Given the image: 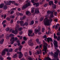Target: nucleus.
<instances>
[{
    "label": "nucleus",
    "instance_id": "2eb2a0df",
    "mask_svg": "<svg viewBox=\"0 0 60 60\" xmlns=\"http://www.w3.org/2000/svg\"><path fill=\"white\" fill-rule=\"evenodd\" d=\"M33 4L34 5H36L35 6L36 7H37L38 6H39V3H33Z\"/></svg>",
    "mask_w": 60,
    "mask_h": 60
},
{
    "label": "nucleus",
    "instance_id": "1a4fd4ad",
    "mask_svg": "<svg viewBox=\"0 0 60 60\" xmlns=\"http://www.w3.org/2000/svg\"><path fill=\"white\" fill-rule=\"evenodd\" d=\"M53 43L54 45L55 46V47H57L58 45H57V42L56 41H54L53 42Z\"/></svg>",
    "mask_w": 60,
    "mask_h": 60
},
{
    "label": "nucleus",
    "instance_id": "f3484780",
    "mask_svg": "<svg viewBox=\"0 0 60 60\" xmlns=\"http://www.w3.org/2000/svg\"><path fill=\"white\" fill-rule=\"evenodd\" d=\"M49 5H50L51 6V4H52V5H53L54 4V3H53V1H51L50 2H49Z\"/></svg>",
    "mask_w": 60,
    "mask_h": 60
},
{
    "label": "nucleus",
    "instance_id": "ddd939ff",
    "mask_svg": "<svg viewBox=\"0 0 60 60\" xmlns=\"http://www.w3.org/2000/svg\"><path fill=\"white\" fill-rule=\"evenodd\" d=\"M20 23L21 26H24V21H20Z\"/></svg>",
    "mask_w": 60,
    "mask_h": 60
},
{
    "label": "nucleus",
    "instance_id": "9d476101",
    "mask_svg": "<svg viewBox=\"0 0 60 60\" xmlns=\"http://www.w3.org/2000/svg\"><path fill=\"white\" fill-rule=\"evenodd\" d=\"M11 0H10L9 1V2H6L5 1L4 2L5 4H6V5H7V4H8V5H11Z\"/></svg>",
    "mask_w": 60,
    "mask_h": 60
},
{
    "label": "nucleus",
    "instance_id": "a18cd8bd",
    "mask_svg": "<svg viewBox=\"0 0 60 60\" xmlns=\"http://www.w3.org/2000/svg\"><path fill=\"white\" fill-rule=\"evenodd\" d=\"M49 55H51V56L52 55L53 56V55H54V54L53 53H49Z\"/></svg>",
    "mask_w": 60,
    "mask_h": 60
},
{
    "label": "nucleus",
    "instance_id": "7c9ffc66",
    "mask_svg": "<svg viewBox=\"0 0 60 60\" xmlns=\"http://www.w3.org/2000/svg\"><path fill=\"white\" fill-rule=\"evenodd\" d=\"M28 23H27V22H25L24 24V26L25 25L26 26H27V25H28Z\"/></svg>",
    "mask_w": 60,
    "mask_h": 60
},
{
    "label": "nucleus",
    "instance_id": "3c124183",
    "mask_svg": "<svg viewBox=\"0 0 60 60\" xmlns=\"http://www.w3.org/2000/svg\"><path fill=\"white\" fill-rule=\"evenodd\" d=\"M30 46H33V45H34V43H30Z\"/></svg>",
    "mask_w": 60,
    "mask_h": 60
},
{
    "label": "nucleus",
    "instance_id": "6ab92c4d",
    "mask_svg": "<svg viewBox=\"0 0 60 60\" xmlns=\"http://www.w3.org/2000/svg\"><path fill=\"white\" fill-rule=\"evenodd\" d=\"M23 47V46L22 45H20L19 47V51H21L22 49V48Z\"/></svg>",
    "mask_w": 60,
    "mask_h": 60
},
{
    "label": "nucleus",
    "instance_id": "72a5a7b5",
    "mask_svg": "<svg viewBox=\"0 0 60 60\" xmlns=\"http://www.w3.org/2000/svg\"><path fill=\"white\" fill-rule=\"evenodd\" d=\"M6 19L7 20H8V21H10L11 19L10 18L7 17L6 18Z\"/></svg>",
    "mask_w": 60,
    "mask_h": 60
},
{
    "label": "nucleus",
    "instance_id": "603ef678",
    "mask_svg": "<svg viewBox=\"0 0 60 60\" xmlns=\"http://www.w3.org/2000/svg\"><path fill=\"white\" fill-rule=\"evenodd\" d=\"M9 29H9V28H8L6 29V30L7 31H8L9 30Z\"/></svg>",
    "mask_w": 60,
    "mask_h": 60
},
{
    "label": "nucleus",
    "instance_id": "69168bd1",
    "mask_svg": "<svg viewBox=\"0 0 60 60\" xmlns=\"http://www.w3.org/2000/svg\"><path fill=\"white\" fill-rule=\"evenodd\" d=\"M18 46H20V45H21V44H20V43H18Z\"/></svg>",
    "mask_w": 60,
    "mask_h": 60
},
{
    "label": "nucleus",
    "instance_id": "6e6552de",
    "mask_svg": "<svg viewBox=\"0 0 60 60\" xmlns=\"http://www.w3.org/2000/svg\"><path fill=\"white\" fill-rule=\"evenodd\" d=\"M54 57H56L57 60H59V59L58 57H57L58 56V53H55L54 54Z\"/></svg>",
    "mask_w": 60,
    "mask_h": 60
},
{
    "label": "nucleus",
    "instance_id": "a878e982",
    "mask_svg": "<svg viewBox=\"0 0 60 60\" xmlns=\"http://www.w3.org/2000/svg\"><path fill=\"white\" fill-rule=\"evenodd\" d=\"M17 15H20V16H21L23 15V14L22 13H18Z\"/></svg>",
    "mask_w": 60,
    "mask_h": 60
},
{
    "label": "nucleus",
    "instance_id": "052dcab7",
    "mask_svg": "<svg viewBox=\"0 0 60 60\" xmlns=\"http://www.w3.org/2000/svg\"><path fill=\"white\" fill-rule=\"evenodd\" d=\"M13 20H11L10 21L11 23V24L12 23H13Z\"/></svg>",
    "mask_w": 60,
    "mask_h": 60
},
{
    "label": "nucleus",
    "instance_id": "6e6d98bb",
    "mask_svg": "<svg viewBox=\"0 0 60 60\" xmlns=\"http://www.w3.org/2000/svg\"><path fill=\"white\" fill-rule=\"evenodd\" d=\"M25 43V41H24L22 42V44H24Z\"/></svg>",
    "mask_w": 60,
    "mask_h": 60
},
{
    "label": "nucleus",
    "instance_id": "c85d7f7f",
    "mask_svg": "<svg viewBox=\"0 0 60 60\" xmlns=\"http://www.w3.org/2000/svg\"><path fill=\"white\" fill-rule=\"evenodd\" d=\"M19 25H16V29H19Z\"/></svg>",
    "mask_w": 60,
    "mask_h": 60
},
{
    "label": "nucleus",
    "instance_id": "58836bf2",
    "mask_svg": "<svg viewBox=\"0 0 60 60\" xmlns=\"http://www.w3.org/2000/svg\"><path fill=\"white\" fill-rule=\"evenodd\" d=\"M54 15L55 16H56V15H57V12H55L54 13Z\"/></svg>",
    "mask_w": 60,
    "mask_h": 60
},
{
    "label": "nucleus",
    "instance_id": "13d9d810",
    "mask_svg": "<svg viewBox=\"0 0 60 60\" xmlns=\"http://www.w3.org/2000/svg\"><path fill=\"white\" fill-rule=\"evenodd\" d=\"M18 50V48H17L16 49H15V52H17V51Z\"/></svg>",
    "mask_w": 60,
    "mask_h": 60
},
{
    "label": "nucleus",
    "instance_id": "680f3d73",
    "mask_svg": "<svg viewBox=\"0 0 60 60\" xmlns=\"http://www.w3.org/2000/svg\"><path fill=\"white\" fill-rule=\"evenodd\" d=\"M43 37L44 38H47V37L46 35H45Z\"/></svg>",
    "mask_w": 60,
    "mask_h": 60
},
{
    "label": "nucleus",
    "instance_id": "423d86ee",
    "mask_svg": "<svg viewBox=\"0 0 60 60\" xmlns=\"http://www.w3.org/2000/svg\"><path fill=\"white\" fill-rule=\"evenodd\" d=\"M47 41L48 42H49V41H50L52 45H53V44L52 43V42H53V40H52V39L51 38H47Z\"/></svg>",
    "mask_w": 60,
    "mask_h": 60
},
{
    "label": "nucleus",
    "instance_id": "c9c22d12",
    "mask_svg": "<svg viewBox=\"0 0 60 60\" xmlns=\"http://www.w3.org/2000/svg\"><path fill=\"white\" fill-rule=\"evenodd\" d=\"M32 41H33V39H32L30 40L29 41V43H31L32 42Z\"/></svg>",
    "mask_w": 60,
    "mask_h": 60
},
{
    "label": "nucleus",
    "instance_id": "09e8293b",
    "mask_svg": "<svg viewBox=\"0 0 60 60\" xmlns=\"http://www.w3.org/2000/svg\"><path fill=\"white\" fill-rule=\"evenodd\" d=\"M44 19V18H43V17H41L40 19V21H42Z\"/></svg>",
    "mask_w": 60,
    "mask_h": 60
},
{
    "label": "nucleus",
    "instance_id": "f257e3e1",
    "mask_svg": "<svg viewBox=\"0 0 60 60\" xmlns=\"http://www.w3.org/2000/svg\"><path fill=\"white\" fill-rule=\"evenodd\" d=\"M9 36L11 38L10 39V43L11 44H12L14 43V41H17L18 40V39L17 37H12L14 36V35L12 34H10Z\"/></svg>",
    "mask_w": 60,
    "mask_h": 60
},
{
    "label": "nucleus",
    "instance_id": "c03bdc74",
    "mask_svg": "<svg viewBox=\"0 0 60 60\" xmlns=\"http://www.w3.org/2000/svg\"><path fill=\"white\" fill-rule=\"evenodd\" d=\"M31 23L32 24H34V21L33 20L32 21H31Z\"/></svg>",
    "mask_w": 60,
    "mask_h": 60
},
{
    "label": "nucleus",
    "instance_id": "49530a36",
    "mask_svg": "<svg viewBox=\"0 0 60 60\" xmlns=\"http://www.w3.org/2000/svg\"><path fill=\"white\" fill-rule=\"evenodd\" d=\"M50 30H49V31H48V33H47V32H46V33L47 34H50Z\"/></svg>",
    "mask_w": 60,
    "mask_h": 60
},
{
    "label": "nucleus",
    "instance_id": "864d4df0",
    "mask_svg": "<svg viewBox=\"0 0 60 60\" xmlns=\"http://www.w3.org/2000/svg\"><path fill=\"white\" fill-rule=\"evenodd\" d=\"M6 21L4 20V21H3L2 23V24H4V23H6Z\"/></svg>",
    "mask_w": 60,
    "mask_h": 60
},
{
    "label": "nucleus",
    "instance_id": "a19ab883",
    "mask_svg": "<svg viewBox=\"0 0 60 60\" xmlns=\"http://www.w3.org/2000/svg\"><path fill=\"white\" fill-rule=\"evenodd\" d=\"M34 9H32L31 10V12L32 13H33L34 12V8H33Z\"/></svg>",
    "mask_w": 60,
    "mask_h": 60
},
{
    "label": "nucleus",
    "instance_id": "20e7f679",
    "mask_svg": "<svg viewBox=\"0 0 60 60\" xmlns=\"http://www.w3.org/2000/svg\"><path fill=\"white\" fill-rule=\"evenodd\" d=\"M13 50V49L12 48H10L9 50L7 49L6 48L4 49L2 51V53H5V52L6 51L7 52H11Z\"/></svg>",
    "mask_w": 60,
    "mask_h": 60
},
{
    "label": "nucleus",
    "instance_id": "412c9836",
    "mask_svg": "<svg viewBox=\"0 0 60 60\" xmlns=\"http://www.w3.org/2000/svg\"><path fill=\"white\" fill-rule=\"evenodd\" d=\"M45 60H51V58H50L49 57H47L46 59H44Z\"/></svg>",
    "mask_w": 60,
    "mask_h": 60
},
{
    "label": "nucleus",
    "instance_id": "bf43d9fd",
    "mask_svg": "<svg viewBox=\"0 0 60 60\" xmlns=\"http://www.w3.org/2000/svg\"><path fill=\"white\" fill-rule=\"evenodd\" d=\"M34 0H31V2L34 4Z\"/></svg>",
    "mask_w": 60,
    "mask_h": 60
},
{
    "label": "nucleus",
    "instance_id": "39448f33",
    "mask_svg": "<svg viewBox=\"0 0 60 60\" xmlns=\"http://www.w3.org/2000/svg\"><path fill=\"white\" fill-rule=\"evenodd\" d=\"M30 4L29 3H28L26 4V5H25L23 6L22 8V9H25L26 8H27L28 6H29V5H30Z\"/></svg>",
    "mask_w": 60,
    "mask_h": 60
},
{
    "label": "nucleus",
    "instance_id": "393cba45",
    "mask_svg": "<svg viewBox=\"0 0 60 60\" xmlns=\"http://www.w3.org/2000/svg\"><path fill=\"white\" fill-rule=\"evenodd\" d=\"M26 17L25 16H24L23 17H21L20 18V19L21 20H23L25 18H26Z\"/></svg>",
    "mask_w": 60,
    "mask_h": 60
},
{
    "label": "nucleus",
    "instance_id": "e433bc0d",
    "mask_svg": "<svg viewBox=\"0 0 60 60\" xmlns=\"http://www.w3.org/2000/svg\"><path fill=\"white\" fill-rule=\"evenodd\" d=\"M15 17V16H10V18H11L12 19H14Z\"/></svg>",
    "mask_w": 60,
    "mask_h": 60
},
{
    "label": "nucleus",
    "instance_id": "4be33fe9",
    "mask_svg": "<svg viewBox=\"0 0 60 60\" xmlns=\"http://www.w3.org/2000/svg\"><path fill=\"white\" fill-rule=\"evenodd\" d=\"M18 56V55H17V54H15L13 56V58H15L16 57H17Z\"/></svg>",
    "mask_w": 60,
    "mask_h": 60
},
{
    "label": "nucleus",
    "instance_id": "0e129e2a",
    "mask_svg": "<svg viewBox=\"0 0 60 60\" xmlns=\"http://www.w3.org/2000/svg\"><path fill=\"white\" fill-rule=\"evenodd\" d=\"M57 53H60V51L59 50H57Z\"/></svg>",
    "mask_w": 60,
    "mask_h": 60
},
{
    "label": "nucleus",
    "instance_id": "4d7b16f0",
    "mask_svg": "<svg viewBox=\"0 0 60 60\" xmlns=\"http://www.w3.org/2000/svg\"><path fill=\"white\" fill-rule=\"evenodd\" d=\"M14 13V11H12L11 12L10 14H13V13Z\"/></svg>",
    "mask_w": 60,
    "mask_h": 60
},
{
    "label": "nucleus",
    "instance_id": "ea45409f",
    "mask_svg": "<svg viewBox=\"0 0 60 60\" xmlns=\"http://www.w3.org/2000/svg\"><path fill=\"white\" fill-rule=\"evenodd\" d=\"M7 59L8 60H11V58L9 57H7Z\"/></svg>",
    "mask_w": 60,
    "mask_h": 60
},
{
    "label": "nucleus",
    "instance_id": "bb28decb",
    "mask_svg": "<svg viewBox=\"0 0 60 60\" xmlns=\"http://www.w3.org/2000/svg\"><path fill=\"white\" fill-rule=\"evenodd\" d=\"M51 14L50 15V16L51 18H52L54 17V15H53V12H52V13H51Z\"/></svg>",
    "mask_w": 60,
    "mask_h": 60
},
{
    "label": "nucleus",
    "instance_id": "774afa93",
    "mask_svg": "<svg viewBox=\"0 0 60 60\" xmlns=\"http://www.w3.org/2000/svg\"><path fill=\"white\" fill-rule=\"evenodd\" d=\"M39 39L37 38V39H36V41L37 42L38 41H39Z\"/></svg>",
    "mask_w": 60,
    "mask_h": 60
},
{
    "label": "nucleus",
    "instance_id": "473e14b6",
    "mask_svg": "<svg viewBox=\"0 0 60 60\" xmlns=\"http://www.w3.org/2000/svg\"><path fill=\"white\" fill-rule=\"evenodd\" d=\"M53 8H54V9H55V8H56V5H53Z\"/></svg>",
    "mask_w": 60,
    "mask_h": 60
},
{
    "label": "nucleus",
    "instance_id": "dca6fc26",
    "mask_svg": "<svg viewBox=\"0 0 60 60\" xmlns=\"http://www.w3.org/2000/svg\"><path fill=\"white\" fill-rule=\"evenodd\" d=\"M28 13V14L27 15H28V16H30L31 15V13H30V12H29V11H26V14H27V13Z\"/></svg>",
    "mask_w": 60,
    "mask_h": 60
},
{
    "label": "nucleus",
    "instance_id": "a211bd4d",
    "mask_svg": "<svg viewBox=\"0 0 60 60\" xmlns=\"http://www.w3.org/2000/svg\"><path fill=\"white\" fill-rule=\"evenodd\" d=\"M53 12L48 10L47 11V14H50L52 13Z\"/></svg>",
    "mask_w": 60,
    "mask_h": 60
},
{
    "label": "nucleus",
    "instance_id": "0eeeda50",
    "mask_svg": "<svg viewBox=\"0 0 60 60\" xmlns=\"http://www.w3.org/2000/svg\"><path fill=\"white\" fill-rule=\"evenodd\" d=\"M17 54L19 55L18 56L19 58H21L23 56V55L22 53H18Z\"/></svg>",
    "mask_w": 60,
    "mask_h": 60
},
{
    "label": "nucleus",
    "instance_id": "7ed1b4c3",
    "mask_svg": "<svg viewBox=\"0 0 60 60\" xmlns=\"http://www.w3.org/2000/svg\"><path fill=\"white\" fill-rule=\"evenodd\" d=\"M43 49H44L42 50L43 51H45V53L47 52V46L48 44L45 42L44 41H43Z\"/></svg>",
    "mask_w": 60,
    "mask_h": 60
},
{
    "label": "nucleus",
    "instance_id": "aec40b11",
    "mask_svg": "<svg viewBox=\"0 0 60 60\" xmlns=\"http://www.w3.org/2000/svg\"><path fill=\"white\" fill-rule=\"evenodd\" d=\"M4 39H3L1 40L0 41V44H2L3 43V42H4Z\"/></svg>",
    "mask_w": 60,
    "mask_h": 60
},
{
    "label": "nucleus",
    "instance_id": "9b49d317",
    "mask_svg": "<svg viewBox=\"0 0 60 60\" xmlns=\"http://www.w3.org/2000/svg\"><path fill=\"white\" fill-rule=\"evenodd\" d=\"M29 33L28 34V35L29 36H31V34L32 33V31L31 30H29Z\"/></svg>",
    "mask_w": 60,
    "mask_h": 60
},
{
    "label": "nucleus",
    "instance_id": "8fccbe9b",
    "mask_svg": "<svg viewBox=\"0 0 60 60\" xmlns=\"http://www.w3.org/2000/svg\"><path fill=\"white\" fill-rule=\"evenodd\" d=\"M23 39L24 40H27V38H26V37H23Z\"/></svg>",
    "mask_w": 60,
    "mask_h": 60
},
{
    "label": "nucleus",
    "instance_id": "338daca9",
    "mask_svg": "<svg viewBox=\"0 0 60 60\" xmlns=\"http://www.w3.org/2000/svg\"><path fill=\"white\" fill-rule=\"evenodd\" d=\"M11 3H12V4H14V3H15V1H11Z\"/></svg>",
    "mask_w": 60,
    "mask_h": 60
},
{
    "label": "nucleus",
    "instance_id": "cd10ccee",
    "mask_svg": "<svg viewBox=\"0 0 60 60\" xmlns=\"http://www.w3.org/2000/svg\"><path fill=\"white\" fill-rule=\"evenodd\" d=\"M17 37H19V38H19V39L20 40H21V39H22V36H20V35H18L17 36Z\"/></svg>",
    "mask_w": 60,
    "mask_h": 60
},
{
    "label": "nucleus",
    "instance_id": "de8ad7c7",
    "mask_svg": "<svg viewBox=\"0 0 60 60\" xmlns=\"http://www.w3.org/2000/svg\"><path fill=\"white\" fill-rule=\"evenodd\" d=\"M60 34V32L59 31L57 33V35H59Z\"/></svg>",
    "mask_w": 60,
    "mask_h": 60
},
{
    "label": "nucleus",
    "instance_id": "f8f14e48",
    "mask_svg": "<svg viewBox=\"0 0 60 60\" xmlns=\"http://www.w3.org/2000/svg\"><path fill=\"white\" fill-rule=\"evenodd\" d=\"M35 12L36 13H37V14H38V13H40V12L39 11V10L37 8H36L35 9Z\"/></svg>",
    "mask_w": 60,
    "mask_h": 60
},
{
    "label": "nucleus",
    "instance_id": "f03ea898",
    "mask_svg": "<svg viewBox=\"0 0 60 60\" xmlns=\"http://www.w3.org/2000/svg\"><path fill=\"white\" fill-rule=\"evenodd\" d=\"M52 21V19H48L47 18H46L44 20V24L45 26L47 25L49 26L50 25V23H51Z\"/></svg>",
    "mask_w": 60,
    "mask_h": 60
},
{
    "label": "nucleus",
    "instance_id": "f704fd0d",
    "mask_svg": "<svg viewBox=\"0 0 60 60\" xmlns=\"http://www.w3.org/2000/svg\"><path fill=\"white\" fill-rule=\"evenodd\" d=\"M48 5V4L47 3L45 4L44 5V7H47V5Z\"/></svg>",
    "mask_w": 60,
    "mask_h": 60
},
{
    "label": "nucleus",
    "instance_id": "2f4dec72",
    "mask_svg": "<svg viewBox=\"0 0 60 60\" xmlns=\"http://www.w3.org/2000/svg\"><path fill=\"white\" fill-rule=\"evenodd\" d=\"M4 10H6V9H7V6L5 5L4 6Z\"/></svg>",
    "mask_w": 60,
    "mask_h": 60
},
{
    "label": "nucleus",
    "instance_id": "e2e57ef3",
    "mask_svg": "<svg viewBox=\"0 0 60 60\" xmlns=\"http://www.w3.org/2000/svg\"><path fill=\"white\" fill-rule=\"evenodd\" d=\"M1 54L3 56L5 55V53H1Z\"/></svg>",
    "mask_w": 60,
    "mask_h": 60
},
{
    "label": "nucleus",
    "instance_id": "5fc2aeb1",
    "mask_svg": "<svg viewBox=\"0 0 60 60\" xmlns=\"http://www.w3.org/2000/svg\"><path fill=\"white\" fill-rule=\"evenodd\" d=\"M0 60H4V58H2V57L1 56H0Z\"/></svg>",
    "mask_w": 60,
    "mask_h": 60
},
{
    "label": "nucleus",
    "instance_id": "4468645a",
    "mask_svg": "<svg viewBox=\"0 0 60 60\" xmlns=\"http://www.w3.org/2000/svg\"><path fill=\"white\" fill-rule=\"evenodd\" d=\"M40 30V28H39L38 29V30H35V32H34V33L35 34H38V33L39 32V31Z\"/></svg>",
    "mask_w": 60,
    "mask_h": 60
},
{
    "label": "nucleus",
    "instance_id": "b1692460",
    "mask_svg": "<svg viewBox=\"0 0 60 60\" xmlns=\"http://www.w3.org/2000/svg\"><path fill=\"white\" fill-rule=\"evenodd\" d=\"M14 34H18V31L17 30H15Z\"/></svg>",
    "mask_w": 60,
    "mask_h": 60
},
{
    "label": "nucleus",
    "instance_id": "79ce46f5",
    "mask_svg": "<svg viewBox=\"0 0 60 60\" xmlns=\"http://www.w3.org/2000/svg\"><path fill=\"white\" fill-rule=\"evenodd\" d=\"M45 30V28H42V32H43L44 31V30Z\"/></svg>",
    "mask_w": 60,
    "mask_h": 60
},
{
    "label": "nucleus",
    "instance_id": "4c0bfd02",
    "mask_svg": "<svg viewBox=\"0 0 60 60\" xmlns=\"http://www.w3.org/2000/svg\"><path fill=\"white\" fill-rule=\"evenodd\" d=\"M10 36L8 35H7V36L6 37L7 39L8 40L9 39V38H10Z\"/></svg>",
    "mask_w": 60,
    "mask_h": 60
},
{
    "label": "nucleus",
    "instance_id": "c756f323",
    "mask_svg": "<svg viewBox=\"0 0 60 60\" xmlns=\"http://www.w3.org/2000/svg\"><path fill=\"white\" fill-rule=\"evenodd\" d=\"M54 38L55 39H57V37L56 35V34H54Z\"/></svg>",
    "mask_w": 60,
    "mask_h": 60
},
{
    "label": "nucleus",
    "instance_id": "5701e85b",
    "mask_svg": "<svg viewBox=\"0 0 60 60\" xmlns=\"http://www.w3.org/2000/svg\"><path fill=\"white\" fill-rule=\"evenodd\" d=\"M4 5V4L3 3L1 4L0 5V8H2L3 7V6Z\"/></svg>",
    "mask_w": 60,
    "mask_h": 60
},
{
    "label": "nucleus",
    "instance_id": "37998d69",
    "mask_svg": "<svg viewBox=\"0 0 60 60\" xmlns=\"http://www.w3.org/2000/svg\"><path fill=\"white\" fill-rule=\"evenodd\" d=\"M22 28H19V31H20L22 30Z\"/></svg>",
    "mask_w": 60,
    "mask_h": 60
}]
</instances>
